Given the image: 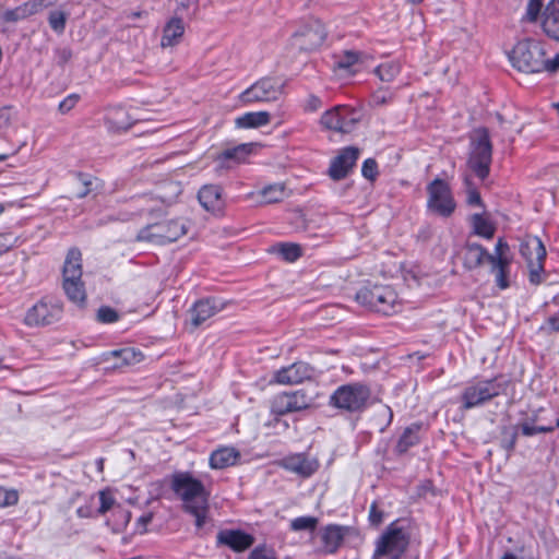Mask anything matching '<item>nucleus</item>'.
Instances as JSON below:
<instances>
[{
  "instance_id": "obj_35",
  "label": "nucleus",
  "mask_w": 559,
  "mask_h": 559,
  "mask_svg": "<svg viewBox=\"0 0 559 559\" xmlns=\"http://www.w3.org/2000/svg\"><path fill=\"white\" fill-rule=\"evenodd\" d=\"M419 430L420 425L416 423L412 424L404 430L396 444V450L399 453L406 452L411 447L415 445L419 441Z\"/></svg>"
},
{
  "instance_id": "obj_3",
  "label": "nucleus",
  "mask_w": 559,
  "mask_h": 559,
  "mask_svg": "<svg viewBox=\"0 0 559 559\" xmlns=\"http://www.w3.org/2000/svg\"><path fill=\"white\" fill-rule=\"evenodd\" d=\"M374 401L371 389L362 382L343 384L330 396V405L349 413L362 412Z\"/></svg>"
},
{
  "instance_id": "obj_36",
  "label": "nucleus",
  "mask_w": 559,
  "mask_h": 559,
  "mask_svg": "<svg viewBox=\"0 0 559 559\" xmlns=\"http://www.w3.org/2000/svg\"><path fill=\"white\" fill-rule=\"evenodd\" d=\"M35 3H23L14 9L7 10L2 13V20L5 22H17L26 19L27 16L35 13Z\"/></svg>"
},
{
  "instance_id": "obj_43",
  "label": "nucleus",
  "mask_w": 559,
  "mask_h": 559,
  "mask_svg": "<svg viewBox=\"0 0 559 559\" xmlns=\"http://www.w3.org/2000/svg\"><path fill=\"white\" fill-rule=\"evenodd\" d=\"M49 25L50 27L57 32L62 33L66 28V22H67V14L63 11H51L49 13Z\"/></svg>"
},
{
  "instance_id": "obj_42",
  "label": "nucleus",
  "mask_w": 559,
  "mask_h": 559,
  "mask_svg": "<svg viewBox=\"0 0 559 559\" xmlns=\"http://www.w3.org/2000/svg\"><path fill=\"white\" fill-rule=\"evenodd\" d=\"M124 116H127V112L122 108H117L110 112L108 120L117 129L127 130L133 124V121L123 120L122 117Z\"/></svg>"
},
{
  "instance_id": "obj_9",
  "label": "nucleus",
  "mask_w": 559,
  "mask_h": 559,
  "mask_svg": "<svg viewBox=\"0 0 559 559\" xmlns=\"http://www.w3.org/2000/svg\"><path fill=\"white\" fill-rule=\"evenodd\" d=\"M520 254L527 263L530 283L539 285L543 282L542 274L547 254L542 239L537 236H525L520 243Z\"/></svg>"
},
{
  "instance_id": "obj_58",
  "label": "nucleus",
  "mask_w": 559,
  "mask_h": 559,
  "mask_svg": "<svg viewBox=\"0 0 559 559\" xmlns=\"http://www.w3.org/2000/svg\"><path fill=\"white\" fill-rule=\"evenodd\" d=\"M112 355L121 357L123 359V361L129 364L131 361V358H133L135 356V353L131 348H123L120 350H114Z\"/></svg>"
},
{
  "instance_id": "obj_22",
  "label": "nucleus",
  "mask_w": 559,
  "mask_h": 559,
  "mask_svg": "<svg viewBox=\"0 0 559 559\" xmlns=\"http://www.w3.org/2000/svg\"><path fill=\"white\" fill-rule=\"evenodd\" d=\"M346 532V527L336 524L322 527L319 532L321 540L320 551L323 554L336 552L343 544Z\"/></svg>"
},
{
  "instance_id": "obj_21",
  "label": "nucleus",
  "mask_w": 559,
  "mask_h": 559,
  "mask_svg": "<svg viewBox=\"0 0 559 559\" xmlns=\"http://www.w3.org/2000/svg\"><path fill=\"white\" fill-rule=\"evenodd\" d=\"M521 428L524 436L531 437L537 433L549 432L555 428H559V421L556 426H538L535 421H523L516 427H506L502 431L501 444L507 450H512L515 445L518 429Z\"/></svg>"
},
{
  "instance_id": "obj_18",
  "label": "nucleus",
  "mask_w": 559,
  "mask_h": 559,
  "mask_svg": "<svg viewBox=\"0 0 559 559\" xmlns=\"http://www.w3.org/2000/svg\"><path fill=\"white\" fill-rule=\"evenodd\" d=\"M280 465L286 471L305 478L313 475L319 468V462L304 453L287 455L281 460Z\"/></svg>"
},
{
  "instance_id": "obj_45",
  "label": "nucleus",
  "mask_w": 559,
  "mask_h": 559,
  "mask_svg": "<svg viewBox=\"0 0 559 559\" xmlns=\"http://www.w3.org/2000/svg\"><path fill=\"white\" fill-rule=\"evenodd\" d=\"M465 187L467 194V204L471 206H484L478 190L473 186L472 181L468 178H465Z\"/></svg>"
},
{
  "instance_id": "obj_23",
  "label": "nucleus",
  "mask_w": 559,
  "mask_h": 559,
  "mask_svg": "<svg viewBox=\"0 0 559 559\" xmlns=\"http://www.w3.org/2000/svg\"><path fill=\"white\" fill-rule=\"evenodd\" d=\"M200 204L204 210L212 213H218L224 207L222 199V188L217 185H205L198 193Z\"/></svg>"
},
{
  "instance_id": "obj_14",
  "label": "nucleus",
  "mask_w": 559,
  "mask_h": 559,
  "mask_svg": "<svg viewBox=\"0 0 559 559\" xmlns=\"http://www.w3.org/2000/svg\"><path fill=\"white\" fill-rule=\"evenodd\" d=\"M62 305L57 300L41 299L26 313L24 322L28 326L49 325L62 317Z\"/></svg>"
},
{
  "instance_id": "obj_46",
  "label": "nucleus",
  "mask_w": 559,
  "mask_h": 559,
  "mask_svg": "<svg viewBox=\"0 0 559 559\" xmlns=\"http://www.w3.org/2000/svg\"><path fill=\"white\" fill-rule=\"evenodd\" d=\"M96 318L102 323H114L118 321L119 313L111 307L103 306L98 309Z\"/></svg>"
},
{
  "instance_id": "obj_7",
  "label": "nucleus",
  "mask_w": 559,
  "mask_h": 559,
  "mask_svg": "<svg viewBox=\"0 0 559 559\" xmlns=\"http://www.w3.org/2000/svg\"><path fill=\"white\" fill-rule=\"evenodd\" d=\"M508 381L503 377L479 380L468 384L462 393L463 408L479 406L506 392Z\"/></svg>"
},
{
  "instance_id": "obj_49",
  "label": "nucleus",
  "mask_w": 559,
  "mask_h": 559,
  "mask_svg": "<svg viewBox=\"0 0 559 559\" xmlns=\"http://www.w3.org/2000/svg\"><path fill=\"white\" fill-rule=\"evenodd\" d=\"M543 2L537 0H528L525 13V20L528 22H536L542 9Z\"/></svg>"
},
{
  "instance_id": "obj_17",
  "label": "nucleus",
  "mask_w": 559,
  "mask_h": 559,
  "mask_svg": "<svg viewBox=\"0 0 559 559\" xmlns=\"http://www.w3.org/2000/svg\"><path fill=\"white\" fill-rule=\"evenodd\" d=\"M359 150L354 146L343 148L331 162L329 175L334 180L344 179L355 166Z\"/></svg>"
},
{
  "instance_id": "obj_6",
  "label": "nucleus",
  "mask_w": 559,
  "mask_h": 559,
  "mask_svg": "<svg viewBox=\"0 0 559 559\" xmlns=\"http://www.w3.org/2000/svg\"><path fill=\"white\" fill-rule=\"evenodd\" d=\"M356 300L361 306L384 316L396 312L400 306L395 290L385 285L362 287L357 292Z\"/></svg>"
},
{
  "instance_id": "obj_11",
  "label": "nucleus",
  "mask_w": 559,
  "mask_h": 559,
  "mask_svg": "<svg viewBox=\"0 0 559 559\" xmlns=\"http://www.w3.org/2000/svg\"><path fill=\"white\" fill-rule=\"evenodd\" d=\"M361 112L353 107L337 105L325 112L320 118V123L328 130L348 133L360 121Z\"/></svg>"
},
{
  "instance_id": "obj_61",
  "label": "nucleus",
  "mask_w": 559,
  "mask_h": 559,
  "mask_svg": "<svg viewBox=\"0 0 559 559\" xmlns=\"http://www.w3.org/2000/svg\"><path fill=\"white\" fill-rule=\"evenodd\" d=\"M94 511L91 506H82L76 509V514L79 518L88 519L93 515Z\"/></svg>"
},
{
  "instance_id": "obj_62",
  "label": "nucleus",
  "mask_w": 559,
  "mask_h": 559,
  "mask_svg": "<svg viewBox=\"0 0 559 559\" xmlns=\"http://www.w3.org/2000/svg\"><path fill=\"white\" fill-rule=\"evenodd\" d=\"M71 51L69 49H61L58 51V62L66 63L71 59Z\"/></svg>"
},
{
  "instance_id": "obj_41",
  "label": "nucleus",
  "mask_w": 559,
  "mask_h": 559,
  "mask_svg": "<svg viewBox=\"0 0 559 559\" xmlns=\"http://www.w3.org/2000/svg\"><path fill=\"white\" fill-rule=\"evenodd\" d=\"M318 524V519L314 516H299L294 519L290 522V528L293 531H306V530H314Z\"/></svg>"
},
{
  "instance_id": "obj_34",
  "label": "nucleus",
  "mask_w": 559,
  "mask_h": 559,
  "mask_svg": "<svg viewBox=\"0 0 559 559\" xmlns=\"http://www.w3.org/2000/svg\"><path fill=\"white\" fill-rule=\"evenodd\" d=\"M367 55L357 50H345L336 57L335 64L338 69L352 72L353 68L362 63Z\"/></svg>"
},
{
  "instance_id": "obj_32",
  "label": "nucleus",
  "mask_w": 559,
  "mask_h": 559,
  "mask_svg": "<svg viewBox=\"0 0 559 559\" xmlns=\"http://www.w3.org/2000/svg\"><path fill=\"white\" fill-rule=\"evenodd\" d=\"M271 121V115L267 111H251L236 118V126L242 129L259 128L266 126Z\"/></svg>"
},
{
  "instance_id": "obj_63",
  "label": "nucleus",
  "mask_w": 559,
  "mask_h": 559,
  "mask_svg": "<svg viewBox=\"0 0 559 559\" xmlns=\"http://www.w3.org/2000/svg\"><path fill=\"white\" fill-rule=\"evenodd\" d=\"M501 559H518L516 556L512 552H507L502 556Z\"/></svg>"
},
{
  "instance_id": "obj_54",
  "label": "nucleus",
  "mask_w": 559,
  "mask_h": 559,
  "mask_svg": "<svg viewBox=\"0 0 559 559\" xmlns=\"http://www.w3.org/2000/svg\"><path fill=\"white\" fill-rule=\"evenodd\" d=\"M99 502H100V506H99V509H98V513L104 514L108 510L111 509V507L114 506L115 500H114V498L110 495H107L106 492L102 491L99 493Z\"/></svg>"
},
{
  "instance_id": "obj_15",
  "label": "nucleus",
  "mask_w": 559,
  "mask_h": 559,
  "mask_svg": "<svg viewBox=\"0 0 559 559\" xmlns=\"http://www.w3.org/2000/svg\"><path fill=\"white\" fill-rule=\"evenodd\" d=\"M282 94L277 80L263 78L243 91L240 98L246 104L276 100Z\"/></svg>"
},
{
  "instance_id": "obj_26",
  "label": "nucleus",
  "mask_w": 559,
  "mask_h": 559,
  "mask_svg": "<svg viewBox=\"0 0 559 559\" xmlns=\"http://www.w3.org/2000/svg\"><path fill=\"white\" fill-rule=\"evenodd\" d=\"M285 195L286 193L284 183L277 182L267 185L257 192H250L246 198L255 200L259 204H271L281 202Z\"/></svg>"
},
{
  "instance_id": "obj_51",
  "label": "nucleus",
  "mask_w": 559,
  "mask_h": 559,
  "mask_svg": "<svg viewBox=\"0 0 559 559\" xmlns=\"http://www.w3.org/2000/svg\"><path fill=\"white\" fill-rule=\"evenodd\" d=\"M80 99V96L78 94H70L68 95L60 104H59V111L61 114H68L72 108L75 107Z\"/></svg>"
},
{
  "instance_id": "obj_25",
  "label": "nucleus",
  "mask_w": 559,
  "mask_h": 559,
  "mask_svg": "<svg viewBox=\"0 0 559 559\" xmlns=\"http://www.w3.org/2000/svg\"><path fill=\"white\" fill-rule=\"evenodd\" d=\"M179 15L180 14H175V16L166 23L160 39V46L163 48L174 47L181 41L185 34V25Z\"/></svg>"
},
{
  "instance_id": "obj_27",
  "label": "nucleus",
  "mask_w": 559,
  "mask_h": 559,
  "mask_svg": "<svg viewBox=\"0 0 559 559\" xmlns=\"http://www.w3.org/2000/svg\"><path fill=\"white\" fill-rule=\"evenodd\" d=\"M62 287L68 299L80 308L86 304V290L82 277L76 278H62Z\"/></svg>"
},
{
  "instance_id": "obj_12",
  "label": "nucleus",
  "mask_w": 559,
  "mask_h": 559,
  "mask_svg": "<svg viewBox=\"0 0 559 559\" xmlns=\"http://www.w3.org/2000/svg\"><path fill=\"white\" fill-rule=\"evenodd\" d=\"M325 37L324 25L319 20H311L294 33L290 44L300 51H311L319 48Z\"/></svg>"
},
{
  "instance_id": "obj_59",
  "label": "nucleus",
  "mask_w": 559,
  "mask_h": 559,
  "mask_svg": "<svg viewBox=\"0 0 559 559\" xmlns=\"http://www.w3.org/2000/svg\"><path fill=\"white\" fill-rule=\"evenodd\" d=\"M153 515L151 513L142 515L138 520V532L143 534L146 532V525L152 521Z\"/></svg>"
},
{
  "instance_id": "obj_1",
  "label": "nucleus",
  "mask_w": 559,
  "mask_h": 559,
  "mask_svg": "<svg viewBox=\"0 0 559 559\" xmlns=\"http://www.w3.org/2000/svg\"><path fill=\"white\" fill-rule=\"evenodd\" d=\"M171 489L182 501V508L195 519V526L202 528L209 512V492L203 483L188 472L175 473Z\"/></svg>"
},
{
  "instance_id": "obj_64",
  "label": "nucleus",
  "mask_w": 559,
  "mask_h": 559,
  "mask_svg": "<svg viewBox=\"0 0 559 559\" xmlns=\"http://www.w3.org/2000/svg\"><path fill=\"white\" fill-rule=\"evenodd\" d=\"M385 411H386V415L389 417V419H392L393 418V412L390 407L385 406Z\"/></svg>"
},
{
  "instance_id": "obj_28",
  "label": "nucleus",
  "mask_w": 559,
  "mask_h": 559,
  "mask_svg": "<svg viewBox=\"0 0 559 559\" xmlns=\"http://www.w3.org/2000/svg\"><path fill=\"white\" fill-rule=\"evenodd\" d=\"M240 453L233 447H222L211 453L210 466L214 469H223L236 464Z\"/></svg>"
},
{
  "instance_id": "obj_52",
  "label": "nucleus",
  "mask_w": 559,
  "mask_h": 559,
  "mask_svg": "<svg viewBox=\"0 0 559 559\" xmlns=\"http://www.w3.org/2000/svg\"><path fill=\"white\" fill-rule=\"evenodd\" d=\"M384 512L380 510L377 502H372L369 510V521L372 525L378 526L383 522Z\"/></svg>"
},
{
  "instance_id": "obj_48",
  "label": "nucleus",
  "mask_w": 559,
  "mask_h": 559,
  "mask_svg": "<svg viewBox=\"0 0 559 559\" xmlns=\"http://www.w3.org/2000/svg\"><path fill=\"white\" fill-rule=\"evenodd\" d=\"M361 174L366 179L373 181L378 176L377 162L372 158L366 159L361 167Z\"/></svg>"
},
{
  "instance_id": "obj_8",
  "label": "nucleus",
  "mask_w": 559,
  "mask_h": 559,
  "mask_svg": "<svg viewBox=\"0 0 559 559\" xmlns=\"http://www.w3.org/2000/svg\"><path fill=\"white\" fill-rule=\"evenodd\" d=\"M186 233L185 219H167L142 228L136 235V240L163 245L178 240Z\"/></svg>"
},
{
  "instance_id": "obj_39",
  "label": "nucleus",
  "mask_w": 559,
  "mask_h": 559,
  "mask_svg": "<svg viewBox=\"0 0 559 559\" xmlns=\"http://www.w3.org/2000/svg\"><path fill=\"white\" fill-rule=\"evenodd\" d=\"M250 150L248 145L241 144L233 148H227L219 155L222 160H234L236 163L243 162L248 156Z\"/></svg>"
},
{
  "instance_id": "obj_40",
  "label": "nucleus",
  "mask_w": 559,
  "mask_h": 559,
  "mask_svg": "<svg viewBox=\"0 0 559 559\" xmlns=\"http://www.w3.org/2000/svg\"><path fill=\"white\" fill-rule=\"evenodd\" d=\"M497 258H512L513 254L511 253L510 246L503 238H499L495 246L493 253L488 252V262L489 261H497Z\"/></svg>"
},
{
  "instance_id": "obj_31",
  "label": "nucleus",
  "mask_w": 559,
  "mask_h": 559,
  "mask_svg": "<svg viewBox=\"0 0 559 559\" xmlns=\"http://www.w3.org/2000/svg\"><path fill=\"white\" fill-rule=\"evenodd\" d=\"M82 254L81 251L76 248H72L68 251L63 270H62V278H76L82 277Z\"/></svg>"
},
{
  "instance_id": "obj_38",
  "label": "nucleus",
  "mask_w": 559,
  "mask_h": 559,
  "mask_svg": "<svg viewBox=\"0 0 559 559\" xmlns=\"http://www.w3.org/2000/svg\"><path fill=\"white\" fill-rule=\"evenodd\" d=\"M401 71V66L396 61H388L378 66L374 73L383 82L393 81Z\"/></svg>"
},
{
  "instance_id": "obj_60",
  "label": "nucleus",
  "mask_w": 559,
  "mask_h": 559,
  "mask_svg": "<svg viewBox=\"0 0 559 559\" xmlns=\"http://www.w3.org/2000/svg\"><path fill=\"white\" fill-rule=\"evenodd\" d=\"M547 325L551 332H559V311L547 319Z\"/></svg>"
},
{
  "instance_id": "obj_53",
  "label": "nucleus",
  "mask_w": 559,
  "mask_h": 559,
  "mask_svg": "<svg viewBox=\"0 0 559 559\" xmlns=\"http://www.w3.org/2000/svg\"><path fill=\"white\" fill-rule=\"evenodd\" d=\"M321 107H322V100L313 94H310L307 97V99L305 100V105H304L305 111L313 112V111L319 110Z\"/></svg>"
},
{
  "instance_id": "obj_44",
  "label": "nucleus",
  "mask_w": 559,
  "mask_h": 559,
  "mask_svg": "<svg viewBox=\"0 0 559 559\" xmlns=\"http://www.w3.org/2000/svg\"><path fill=\"white\" fill-rule=\"evenodd\" d=\"M19 501V492L15 489L0 487V508L15 506Z\"/></svg>"
},
{
  "instance_id": "obj_20",
  "label": "nucleus",
  "mask_w": 559,
  "mask_h": 559,
  "mask_svg": "<svg viewBox=\"0 0 559 559\" xmlns=\"http://www.w3.org/2000/svg\"><path fill=\"white\" fill-rule=\"evenodd\" d=\"M216 542L218 545L227 546L235 552H242L253 545L254 537L241 530L226 528L217 533Z\"/></svg>"
},
{
  "instance_id": "obj_4",
  "label": "nucleus",
  "mask_w": 559,
  "mask_h": 559,
  "mask_svg": "<svg viewBox=\"0 0 559 559\" xmlns=\"http://www.w3.org/2000/svg\"><path fill=\"white\" fill-rule=\"evenodd\" d=\"M491 160L492 145L488 129H475L471 135L468 167L479 179L484 180L489 175Z\"/></svg>"
},
{
  "instance_id": "obj_57",
  "label": "nucleus",
  "mask_w": 559,
  "mask_h": 559,
  "mask_svg": "<svg viewBox=\"0 0 559 559\" xmlns=\"http://www.w3.org/2000/svg\"><path fill=\"white\" fill-rule=\"evenodd\" d=\"M13 243L14 239L11 234H0V254L12 248Z\"/></svg>"
},
{
  "instance_id": "obj_24",
  "label": "nucleus",
  "mask_w": 559,
  "mask_h": 559,
  "mask_svg": "<svg viewBox=\"0 0 559 559\" xmlns=\"http://www.w3.org/2000/svg\"><path fill=\"white\" fill-rule=\"evenodd\" d=\"M542 27L548 37L559 40V0H551L546 5Z\"/></svg>"
},
{
  "instance_id": "obj_37",
  "label": "nucleus",
  "mask_w": 559,
  "mask_h": 559,
  "mask_svg": "<svg viewBox=\"0 0 559 559\" xmlns=\"http://www.w3.org/2000/svg\"><path fill=\"white\" fill-rule=\"evenodd\" d=\"M274 251L277 252L286 262H295L302 255V248L295 242H281L276 245Z\"/></svg>"
},
{
  "instance_id": "obj_10",
  "label": "nucleus",
  "mask_w": 559,
  "mask_h": 559,
  "mask_svg": "<svg viewBox=\"0 0 559 559\" xmlns=\"http://www.w3.org/2000/svg\"><path fill=\"white\" fill-rule=\"evenodd\" d=\"M427 194L428 212L444 218L450 217L454 213L456 203L447 181L440 178L433 179L427 186Z\"/></svg>"
},
{
  "instance_id": "obj_29",
  "label": "nucleus",
  "mask_w": 559,
  "mask_h": 559,
  "mask_svg": "<svg viewBox=\"0 0 559 559\" xmlns=\"http://www.w3.org/2000/svg\"><path fill=\"white\" fill-rule=\"evenodd\" d=\"M488 261V251L476 242H467L464 252V266L467 270H475Z\"/></svg>"
},
{
  "instance_id": "obj_2",
  "label": "nucleus",
  "mask_w": 559,
  "mask_h": 559,
  "mask_svg": "<svg viewBox=\"0 0 559 559\" xmlns=\"http://www.w3.org/2000/svg\"><path fill=\"white\" fill-rule=\"evenodd\" d=\"M546 50L540 41L524 39L512 50L511 62L514 68L525 73H555L559 69V52L552 59H545Z\"/></svg>"
},
{
  "instance_id": "obj_33",
  "label": "nucleus",
  "mask_w": 559,
  "mask_h": 559,
  "mask_svg": "<svg viewBox=\"0 0 559 559\" xmlns=\"http://www.w3.org/2000/svg\"><path fill=\"white\" fill-rule=\"evenodd\" d=\"M471 223L475 235L486 239H491L493 237L496 227L484 214H473L471 216Z\"/></svg>"
},
{
  "instance_id": "obj_13",
  "label": "nucleus",
  "mask_w": 559,
  "mask_h": 559,
  "mask_svg": "<svg viewBox=\"0 0 559 559\" xmlns=\"http://www.w3.org/2000/svg\"><path fill=\"white\" fill-rule=\"evenodd\" d=\"M311 399L304 390L282 392L270 401V409L273 415L286 416L309 408Z\"/></svg>"
},
{
  "instance_id": "obj_56",
  "label": "nucleus",
  "mask_w": 559,
  "mask_h": 559,
  "mask_svg": "<svg viewBox=\"0 0 559 559\" xmlns=\"http://www.w3.org/2000/svg\"><path fill=\"white\" fill-rule=\"evenodd\" d=\"M78 178L84 186V189L82 191L78 192L76 197L82 199V198H85L91 192L90 186L92 185V180H91L90 176H85L83 174H79Z\"/></svg>"
},
{
  "instance_id": "obj_5",
  "label": "nucleus",
  "mask_w": 559,
  "mask_h": 559,
  "mask_svg": "<svg viewBox=\"0 0 559 559\" xmlns=\"http://www.w3.org/2000/svg\"><path fill=\"white\" fill-rule=\"evenodd\" d=\"M409 544V532L401 521L392 522L378 538L374 558L400 559Z\"/></svg>"
},
{
  "instance_id": "obj_30",
  "label": "nucleus",
  "mask_w": 559,
  "mask_h": 559,
  "mask_svg": "<svg viewBox=\"0 0 559 559\" xmlns=\"http://www.w3.org/2000/svg\"><path fill=\"white\" fill-rule=\"evenodd\" d=\"M512 261V258H497V261H489L496 285L500 289H507L510 286L509 276Z\"/></svg>"
},
{
  "instance_id": "obj_47",
  "label": "nucleus",
  "mask_w": 559,
  "mask_h": 559,
  "mask_svg": "<svg viewBox=\"0 0 559 559\" xmlns=\"http://www.w3.org/2000/svg\"><path fill=\"white\" fill-rule=\"evenodd\" d=\"M248 559H277V557L272 548L260 545L250 551Z\"/></svg>"
},
{
  "instance_id": "obj_50",
  "label": "nucleus",
  "mask_w": 559,
  "mask_h": 559,
  "mask_svg": "<svg viewBox=\"0 0 559 559\" xmlns=\"http://www.w3.org/2000/svg\"><path fill=\"white\" fill-rule=\"evenodd\" d=\"M177 8L175 10V14H185L188 13L190 9L195 11L199 7V0H176Z\"/></svg>"
},
{
  "instance_id": "obj_19",
  "label": "nucleus",
  "mask_w": 559,
  "mask_h": 559,
  "mask_svg": "<svg viewBox=\"0 0 559 559\" xmlns=\"http://www.w3.org/2000/svg\"><path fill=\"white\" fill-rule=\"evenodd\" d=\"M223 301L215 297H209L195 301L190 309V321L194 328L200 326L207 319L224 309Z\"/></svg>"
},
{
  "instance_id": "obj_16",
  "label": "nucleus",
  "mask_w": 559,
  "mask_h": 559,
  "mask_svg": "<svg viewBox=\"0 0 559 559\" xmlns=\"http://www.w3.org/2000/svg\"><path fill=\"white\" fill-rule=\"evenodd\" d=\"M316 369L308 362L296 361L287 367L276 370L271 383L281 385H296L313 379Z\"/></svg>"
},
{
  "instance_id": "obj_55",
  "label": "nucleus",
  "mask_w": 559,
  "mask_h": 559,
  "mask_svg": "<svg viewBox=\"0 0 559 559\" xmlns=\"http://www.w3.org/2000/svg\"><path fill=\"white\" fill-rule=\"evenodd\" d=\"M391 94L385 91H377L372 97L371 102L376 106H382L391 100Z\"/></svg>"
}]
</instances>
